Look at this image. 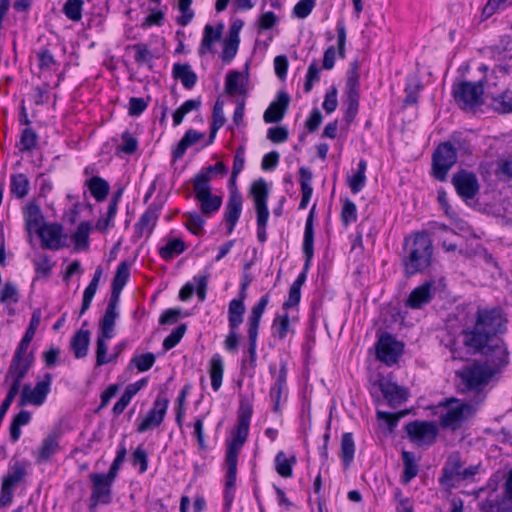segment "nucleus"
Wrapping results in <instances>:
<instances>
[{
  "instance_id": "nucleus-1",
  "label": "nucleus",
  "mask_w": 512,
  "mask_h": 512,
  "mask_svg": "<svg viewBox=\"0 0 512 512\" xmlns=\"http://www.w3.org/2000/svg\"><path fill=\"white\" fill-rule=\"evenodd\" d=\"M506 315L500 308H479L472 327L463 331V343L474 353H479L495 366L508 363V352L499 335L506 332Z\"/></svg>"
},
{
  "instance_id": "nucleus-2",
  "label": "nucleus",
  "mask_w": 512,
  "mask_h": 512,
  "mask_svg": "<svg viewBox=\"0 0 512 512\" xmlns=\"http://www.w3.org/2000/svg\"><path fill=\"white\" fill-rule=\"evenodd\" d=\"M253 414L252 405L248 401H241L238 417L237 428L233 438L227 443L226 450V489L233 488L236 482L238 454L247 440L249 434L250 420Z\"/></svg>"
},
{
  "instance_id": "nucleus-3",
  "label": "nucleus",
  "mask_w": 512,
  "mask_h": 512,
  "mask_svg": "<svg viewBox=\"0 0 512 512\" xmlns=\"http://www.w3.org/2000/svg\"><path fill=\"white\" fill-rule=\"evenodd\" d=\"M404 272L412 276L426 270L432 261L433 245L427 232L421 231L405 238Z\"/></svg>"
},
{
  "instance_id": "nucleus-4",
  "label": "nucleus",
  "mask_w": 512,
  "mask_h": 512,
  "mask_svg": "<svg viewBox=\"0 0 512 512\" xmlns=\"http://www.w3.org/2000/svg\"><path fill=\"white\" fill-rule=\"evenodd\" d=\"M487 359V362L474 361L456 372L463 390L480 391L489 383L500 366L493 365L491 358Z\"/></svg>"
},
{
  "instance_id": "nucleus-5",
  "label": "nucleus",
  "mask_w": 512,
  "mask_h": 512,
  "mask_svg": "<svg viewBox=\"0 0 512 512\" xmlns=\"http://www.w3.org/2000/svg\"><path fill=\"white\" fill-rule=\"evenodd\" d=\"M440 406L443 407V412L439 423L443 429L456 431L473 414V408L469 403L455 398L447 399Z\"/></svg>"
},
{
  "instance_id": "nucleus-6",
  "label": "nucleus",
  "mask_w": 512,
  "mask_h": 512,
  "mask_svg": "<svg viewBox=\"0 0 512 512\" xmlns=\"http://www.w3.org/2000/svg\"><path fill=\"white\" fill-rule=\"evenodd\" d=\"M457 159V150L451 142L440 143L432 154V176L440 182L446 181L448 173L456 164Z\"/></svg>"
},
{
  "instance_id": "nucleus-7",
  "label": "nucleus",
  "mask_w": 512,
  "mask_h": 512,
  "mask_svg": "<svg viewBox=\"0 0 512 512\" xmlns=\"http://www.w3.org/2000/svg\"><path fill=\"white\" fill-rule=\"evenodd\" d=\"M453 97L457 105L463 109H474L484 103L483 81H462L453 87Z\"/></svg>"
},
{
  "instance_id": "nucleus-8",
  "label": "nucleus",
  "mask_w": 512,
  "mask_h": 512,
  "mask_svg": "<svg viewBox=\"0 0 512 512\" xmlns=\"http://www.w3.org/2000/svg\"><path fill=\"white\" fill-rule=\"evenodd\" d=\"M269 303V295L265 294L263 295L258 302L252 307L251 313L248 318V338H249V347H248V354H249V361L248 365L254 371L256 367V360H257V337H258V330L260 325L261 317Z\"/></svg>"
},
{
  "instance_id": "nucleus-9",
  "label": "nucleus",
  "mask_w": 512,
  "mask_h": 512,
  "mask_svg": "<svg viewBox=\"0 0 512 512\" xmlns=\"http://www.w3.org/2000/svg\"><path fill=\"white\" fill-rule=\"evenodd\" d=\"M314 212L315 205L311 208L309 215L306 219L304 237H303V254L305 257V263L303 271L298 275L297 279L291 286L301 289L307 278V272L310 268L311 261L314 257Z\"/></svg>"
},
{
  "instance_id": "nucleus-10",
  "label": "nucleus",
  "mask_w": 512,
  "mask_h": 512,
  "mask_svg": "<svg viewBox=\"0 0 512 512\" xmlns=\"http://www.w3.org/2000/svg\"><path fill=\"white\" fill-rule=\"evenodd\" d=\"M52 383V375L50 373H46L41 381H38L34 388H31L29 384H26L22 387L20 398H19V406H25L28 404L41 406L51 389Z\"/></svg>"
},
{
  "instance_id": "nucleus-11",
  "label": "nucleus",
  "mask_w": 512,
  "mask_h": 512,
  "mask_svg": "<svg viewBox=\"0 0 512 512\" xmlns=\"http://www.w3.org/2000/svg\"><path fill=\"white\" fill-rule=\"evenodd\" d=\"M409 439L418 445H432L437 438L438 429L434 422L412 421L406 424Z\"/></svg>"
},
{
  "instance_id": "nucleus-12",
  "label": "nucleus",
  "mask_w": 512,
  "mask_h": 512,
  "mask_svg": "<svg viewBox=\"0 0 512 512\" xmlns=\"http://www.w3.org/2000/svg\"><path fill=\"white\" fill-rule=\"evenodd\" d=\"M452 184L457 194L465 201L473 199L480 188L476 175L465 169H461L453 175Z\"/></svg>"
},
{
  "instance_id": "nucleus-13",
  "label": "nucleus",
  "mask_w": 512,
  "mask_h": 512,
  "mask_svg": "<svg viewBox=\"0 0 512 512\" xmlns=\"http://www.w3.org/2000/svg\"><path fill=\"white\" fill-rule=\"evenodd\" d=\"M402 351L403 344L396 341L395 338L389 333L382 334L377 341V358L387 365L396 363Z\"/></svg>"
},
{
  "instance_id": "nucleus-14",
  "label": "nucleus",
  "mask_w": 512,
  "mask_h": 512,
  "mask_svg": "<svg viewBox=\"0 0 512 512\" xmlns=\"http://www.w3.org/2000/svg\"><path fill=\"white\" fill-rule=\"evenodd\" d=\"M168 405V398L158 396L153 403L152 409L147 413L145 418L138 425L137 432L144 433L148 430L160 426L165 418Z\"/></svg>"
},
{
  "instance_id": "nucleus-15",
  "label": "nucleus",
  "mask_w": 512,
  "mask_h": 512,
  "mask_svg": "<svg viewBox=\"0 0 512 512\" xmlns=\"http://www.w3.org/2000/svg\"><path fill=\"white\" fill-rule=\"evenodd\" d=\"M36 233L40 237L44 249L55 251L65 245L63 239H65L66 236L63 235V228L58 223H43L42 227H39Z\"/></svg>"
},
{
  "instance_id": "nucleus-16",
  "label": "nucleus",
  "mask_w": 512,
  "mask_h": 512,
  "mask_svg": "<svg viewBox=\"0 0 512 512\" xmlns=\"http://www.w3.org/2000/svg\"><path fill=\"white\" fill-rule=\"evenodd\" d=\"M89 479L92 483L91 499L101 500V504H109L112 500L111 494L114 480L100 473H91Z\"/></svg>"
},
{
  "instance_id": "nucleus-17",
  "label": "nucleus",
  "mask_w": 512,
  "mask_h": 512,
  "mask_svg": "<svg viewBox=\"0 0 512 512\" xmlns=\"http://www.w3.org/2000/svg\"><path fill=\"white\" fill-rule=\"evenodd\" d=\"M378 386L383 397L387 400L388 405L392 408H397L402 405L409 397V392L405 387L399 386L389 380H379Z\"/></svg>"
},
{
  "instance_id": "nucleus-18",
  "label": "nucleus",
  "mask_w": 512,
  "mask_h": 512,
  "mask_svg": "<svg viewBox=\"0 0 512 512\" xmlns=\"http://www.w3.org/2000/svg\"><path fill=\"white\" fill-rule=\"evenodd\" d=\"M290 103V96L285 91H279L263 114L266 123H278L285 116Z\"/></svg>"
},
{
  "instance_id": "nucleus-19",
  "label": "nucleus",
  "mask_w": 512,
  "mask_h": 512,
  "mask_svg": "<svg viewBox=\"0 0 512 512\" xmlns=\"http://www.w3.org/2000/svg\"><path fill=\"white\" fill-rule=\"evenodd\" d=\"M243 199L237 190H232L229 194L225 207L224 220L227 224V232L231 234L240 218L242 212Z\"/></svg>"
},
{
  "instance_id": "nucleus-20",
  "label": "nucleus",
  "mask_w": 512,
  "mask_h": 512,
  "mask_svg": "<svg viewBox=\"0 0 512 512\" xmlns=\"http://www.w3.org/2000/svg\"><path fill=\"white\" fill-rule=\"evenodd\" d=\"M433 283L425 282L413 289L406 300V306L412 309H420L427 305L433 298Z\"/></svg>"
},
{
  "instance_id": "nucleus-21",
  "label": "nucleus",
  "mask_w": 512,
  "mask_h": 512,
  "mask_svg": "<svg viewBox=\"0 0 512 512\" xmlns=\"http://www.w3.org/2000/svg\"><path fill=\"white\" fill-rule=\"evenodd\" d=\"M61 431L59 429L50 432L42 441L37 454V462H47L60 449L59 439Z\"/></svg>"
},
{
  "instance_id": "nucleus-22",
  "label": "nucleus",
  "mask_w": 512,
  "mask_h": 512,
  "mask_svg": "<svg viewBox=\"0 0 512 512\" xmlns=\"http://www.w3.org/2000/svg\"><path fill=\"white\" fill-rule=\"evenodd\" d=\"M223 29V23L218 24L216 27L210 24L204 27L203 38L198 51L201 56L208 52H213L212 46L221 39Z\"/></svg>"
},
{
  "instance_id": "nucleus-23",
  "label": "nucleus",
  "mask_w": 512,
  "mask_h": 512,
  "mask_svg": "<svg viewBox=\"0 0 512 512\" xmlns=\"http://www.w3.org/2000/svg\"><path fill=\"white\" fill-rule=\"evenodd\" d=\"M34 363V351L26 347L17 346L11 359L10 365L16 366V368L28 374L29 370L33 367Z\"/></svg>"
},
{
  "instance_id": "nucleus-24",
  "label": "nucleus",
  "mask_w": 512,
  "mask_h": 512,
  "mask_svg": "<svg viewBox=\"0 0 512 512\" xmlns=\"http://www.w3.org/2000/svg\"><path fill=\"white\" fill-rule=\"evenodd\" d=\"M91 333L89 330L79 329L72 337L70 347L75 358L81 359L87 356Z\"/></svg>"
},
{
  "instance_id": "nucleus-25",
  "label": "nucleus",
  "mask_w": 512,
  "mask_h": 512,
  "mask_svg": "<svg viewBox=\"0 0 512 512\" xmlns=\"http://www.w3.org/2000/svg\"><path fill=\"white\" fill-rule=\"evenodd\" d=\"M486 99H490L489 106L500 114L512 113V91L506 89L498 95L486 93Z\"/></svg>"
},
{
  "instance_id": "nucleus-26",
  "label": "nucleus",
  "mask_w": 512,
  "mask_h": 512,
  "mask_svg": "<svg viewBox=\"0 0 512 512\" xmlns=\"http://www.w3.org/2000/svg\"><path fill=\"white\" fill-rule=\"evenodd\" d=\"M172 75L175 79L180 80L186 89H192L197 82V75L191 69L188 63H175L173 65Z\"/></svg>"
},
{
  "instance_id": "nucleus-27",
  "label": "nucleus",
  "mask_w": 512,
  "mask_h": 512,
  "mask_svg": "<svg viewBox=\"0 0 512 512\" xmlns=\"http://www.w3.org/2000/svg\"><path fill=\"white\" fill-rule=\"evenodd\" d=\"M204 137V134L194 129H189L185 132L176 148L172 152L173 160H178L183 157L186 150L192 145L196 144Z\"/></svg>"
},
{
  "instance_id": "nucleus-28",
  "label": "nucleus",
  "mask_w": 512,
  "mask_h": 512,
  "mask_svg": "<svg viewBox=\"0 0 512 512\" xmlns=\"http://www.w3.org/2000/svg\"><path fill=\"white\" fill-rule=\"evenodd\" d=\"M160 215V208L151 205L135 224V229L141 236L146 230L151 232Z\"/></svg>"
},
{
  "instance_id": "nucleus-29",
  "label": "nucleus",
  "mask_w": 512,
  "mask_h": 512,
  "mask_svg": "<svg viewBox=\"0 0 512 512\" xmlns=\"http://www.w3.org/2000/svg\"><path fill=\"white\" fill-rule=\"evenodd\" d=\"M461 472L462 462L460 456L458 454L451 455L442 470V477L440 478V482L448 483L455 477H460Z\"/></svg>"
},
{
  "instance_id": "nucleus-30",
  "label": "nucleus",
  "mask_w": 512,
  "mask_h": 512,
  "mask_svg": "<svg viewBox=\"0 0 512 512\" xmlns=\"http://www.w3.org/2000/svg\"><path fill=\"white\" fill-rule=\"evenodd\" d=\"M86 185L88 186L91 195L98 202L104 201L110 191L109 183L99 176H94L87 180Z\"/></svg>"
},
{
  "instance_id": "nucleus-31",
  "label": "nucleus",
  "mask_w": 512,
  "mask_h": 512,
  "mask_svg": "<svg viewBox=\"0 0 512 512\" xmlns=\"http://www.w3.org/2000/svg\"><path fill=\"white\" fill-rule=\"evenodd\" d=\"M224 373V364L219 354H214L210 360L209 374L211 378V386L214 391H218L222 385Z\"/></svg>"
},
{
  "instance_id": "nucleus-32",
  "label": "nucleus",
  "mask_w": 512,
  "mask_h": 512,
  "mask_svg": "<svg viewBox=\"0 0 512 512\" xmlns=\"http://www.w3.org/2000/svg\"><path fill=\"white\" fill-rule=\"evenodd\" d=\"M402 460L404 464V470L401 477L403 484H408L413 478H415L418 474V464L415 460V455L410 451L402 452Z\"/></svg>"
},
{
  "instance_id": "nucleus-33",
  "label": "nucleus",
  "mask_w": 512,
  "mask_h": 512,
  "mask_svg": "<svg viewBox=\"0 0 512 512\" xmlns=\"http://www.w3.org/2000/svg\"><path fill=\"white\" fill-rule=\"evenodd\" d=\"M42 220L43 216L41 214V209L38 204L36 203H30L26 206L25 209V224L26 228L29 232L32 230H35L37 232V229L39 227H42Z\"/></svg>"
},
{
  "instance_id": "nucleus-34",
  "label": "nucleus",
  "mask_w": 512,
  "mask_h": 512,
  "mask_svg": "<svg viewBox=\"0 0 512 512\" xmlns=\"http://www.w3.org/2000/svg\"><path fill=\"white\" fill-rule=\"evenodd\" d=\"M245 313V305L242 300L233 299L228 307V323L230 329H238L243 322V315Z\"/></svg>"
},
{
  "instance_id": "nucleus-35",
  "label": "nucleus",
  "mask_w": 512,
  "mask_h": 512,
  "mask_svg": "<svg viewBox=\"0 0 512 512\" xmlns=\"http://www.w3.org/2000/svg\"><path fill=\"white\" fill-rule=\"evenodd\" d=\"M359 99L360 94L359 91H346L345 90V100L344 105L346 107L344 120L347 123H351L355 116L358 113L359 109Z\"/></svg>"
},
{
  "instance_id": "nucleus-36",
  "label": "nucleus",
  "mask_w": 512,
  "mask_h": 512,
  "mask_svg": "<svg viewBox=\"0 0 512 512\" xmlns=\"http://www.w3.org/2000/svg\"><path fill=\"white\" fill-rule=\"evenodd\" d=\"M200 203L201 213L210 216L216 213L222 205V197L218 195H212V193L196 198Z\"/></svg>"
},
{
  "instance_id": "nucleus-37",
  "label": "nucleus",
  "mask_w": 512,
  "mask_h": 512,
  "mask_svg": "<svg viewBox=\"0 0 512 512\" xmlns=\"http://www.w3.org/2000/svg\"><path fill=\"white\" fill-rule=\"evenodd\" d=\"M355 454V443L353 435L350 432H346L341 438V458L345 468H349L350 464L354 459Z\"/></svg>"
},
{
  "instance_id": "nucleus-38",
  "label": "nucleus",
  "mask_w": 512,
  "mask_h": 512,
  "mask_svg": "<svg viewBox=\"0 0 512 512\" xmlns=\"http://www.w3.org/2000/svg\"><path fill=\"white\" fill-rule=\"evenodd\" d=\"M294 463H296V457L287 458L283 451L278 452L275 456V469L281 477L289 478L292 476V465Z\"/></svg>"
},
{
  "instance_id": "nucleus-39",
  "label": "nucleus",
  "mask_w": 512,
  "mask_h": 512,
  "mask_svg": "<svg viewBox=\"0 0 512 512\" xmlns=\"http://www.w3.org/2000/svg\"><path fill=\"white\" fill-rule=\"evenodd\" d=\"M112 337H104L102 334H98L96 342V366H103L117 358L118 353L112 357L107 356L108 345L106 341Z\"/></svg>"
},
{
  "instance_id": "nucleus-40",
  "label": "nucleus",
  "mask_w": 512,
  "mask_h": 512,
  "mask_svg": "<svg viewBox=\"0 0 512 512\" xmlns=\"http://www.w3.org/2000/svg\"><path fill=\"white\" fill-rule=\"evenodd\" d=\"M366 168L367 162L364 159H360L356 173L351 176L348 180L349 187L353 193L360 192L366 183Z\"/></svg>"
},
{
  "instance_id": "nucleus-41",
  "label": "nucleus",
  "mask_w": 512,
  "mask_h": 512,
  "mask_svg": "<svg viewBox=\"0 0 512 512\" xmlns=\"http://www.w3.org/2000/svg\"><path fill=\"white\" fill-rule=\"evenodd\" d=\"M40 320H41V311H40V309H35L32 313L30 323H29L21 341L19 342L18 346L29 348L31 341L33 340V338L35 336L36 330L40 324Z\"/></svg>"
},
{
  "instance_id": "nucleus-42",
  "label": "nucleus",
  "mask_w": 512,
  "mask_h": 512,
  "mask_svg": "<svg viewBox=\"0 0 512 512\" xmlns=\"http://www.w3.org/2000/svg\"><path fill=\"white\" fill-rule=\"evenodd\" d=\"M186 246L179 238L170 239L167 244L159 249V255L164 260H171L175 255L184 252Z\"/></svg>"
},
{
  "instance_id": "nucleus-43",
  "label": "nucleus",
  "mask_w": 512,
  "mask_h": 512,
  "mask_svg": "<svg viewBox=\"0 0 512 512\" xmlns=\"http://www.w3.org/2000/svg\"><path fill=\"white\" fill-rule=\"evenodd\" d=\"M27 376V373L22 372L16 366H12L9 364L7 373L5 375V383L10 382V387L8 391H12L15 394H18L21 388V384L23 379Z\"/></svg>"
},
{
  "instance_id": "nucleus-44",
  "label": "nucleus",
  "mask_w": 512,
  "mask_h": 512,
  "mask_svg": "<svg viewBox=\"0 0 512 512\" xmlns=\"http://www.w3.org/2000/svg\"><path fill=\"white\" fill-rule=\"evenodd\" d=\"M250 194L253 197L255 205L267 204L269 188L267 182L260 178L253 182Z\"/></svg>"
},
{
  "instance_id": "nucleus-45",
  "label": "nucleus",
  "mask_w": 512,
  "mask_h": 512,
  "mask_svg": "<svg viewBox=\"0 0 512 512\" xmlns=\"http://www.w3.org/2000/svg\"><path fill=\"white\" fill-rule=\"evenodd\" d=\"M26 475V466L21 462H15L11 471L3 478L2 484L14 488Z\"/></svg>"
},
{
  "instance_id": "nucleus-46",
  "label": "nucleus",
  "mask_w": 512,
  "mask_h": 512,
  "mask_svg": "<svg viewBox=\"0 0 512 512\" xmlns=\"http://www.w3.org/2000/svg\"><path fill=\"white\" fill-rule=\"evenodd\" d=\"M210 180L211 177L207 176L202 171L195 175L193 178V190L195 199L211 193V186L209 183Z\"/></svg>"
},
{
  "instance_id": "nucleus-47",
  "label": "nucleus",
  "mask_w": 512,
  "mask_h": 512,
  "mask_svg": "<svg viewBox=\"0 0 512 512\" xmlns=\"http://www.w3.org/2000/svg\"><path fill=\"white\" fill-rule=\"evenodd\" d=\"M201 106L200 99H190L185 101L178 109L173 113V124L178 126L182 123L186 114L193 110H198Z\"/></svg>"
},
{
  "instance_id": "nucleus-48",
  "label": "nucleus",
  "mask_w": 512,
  "mask_h": 512,
  "mask_svg": "<svg viewBox=\"0 0 512 512\" xmlns=\"http://www.w3.org/2000/svg\"><path fill=\"white\" fill-rule=\"evenodd\" d=\"M512 49V40L509 36H505L500 40L498 45L489 48L490 55L498 62L504 61L507 58L508 52Z\"/></svg>"
},
{
  "instance_id": "nucleus-49",
  "label": "nucleus",
  "mask_w": 512,
  "mask_h": 512,
  "mask_svg": "<svg viewBox=\"0 0 512 512\" xmlns=\"http://www.w3.org/2000/svg\"><path fill=\"white\" fill-rule=\"evenodd\" d=\"M10 189L11 193L17 198H24L29 191V181L27 177L24 174L12 176Z\"/></svg>"
},
{
  "instance_id": "nucleus-50",
  "label": "nucleus",
  "mask_w": 512,
  "mask_h": 512,
  "mask_svg": "<svg viewBox=\"0 0 512 512\" xmlns=\"http://www.w3.org/2000/svg\"><path fill=\"white\" fill-rule=\"evenodd\" d=\"M118 318L117 311L105 310L104 316L100 320V332L99 334L104 337H113L114 327L116 319Z\"/></svg>"
},
{
  "instance_id": "nucleus-51",
  "label": "nucleus",
  "mask_w": 512,
  "mask_h": 512,
  "mask_svg": "<svg viewBox=\"0 0 512 512\" xmlns=\"http://www.w3.org/2000/svg\"><path fill=\"white\" fill-rule=\"evenodd\" d=\"M90 230L91 225L89 222H81L79 224L77 230L71 235V239L75 243L76 248L81 249L88 247Z\"/></svg>"
},
{
  "instance_id": "nucleus-52",
  "label": "nucleus",
  "mask_w": 512,
  "mask_h": 512,
  "mask_svg": "<svg viewBox=\"0 0 512 512\" xmlns=\"http://www.w3.org/2000/svg\"><path fill=\"white\" fill-rule=\"evenodd\" d=\"M83 0H67L63 6L65 16L74 22L82 19Z\"/></svg>"
},
{
  "instance_id": "nucleus-53",
  "label": "nucleus",
  "mask_w": 512,
  "mask_h": 512,
  "mask_svg": "<svg viewBox=\"0 0 512 512\" xmlns=\"http://www.w3.org/2000/svg\"><path fill=\"white\" fill-rule=\"evenodd\" d=\"M241 78V73L239 71L233 70L230 71L226 75V82H225V92L229 96H234L235 94H242L245 92V89L243 86H239V80Z\"/></svg>"
},
{
  "instance_id": "nucleus-54",
  "label": "nucleus",
  "mask_w": 512,
  "mask_h": 512,
  "mask_svg": "<svg viewBox=\"0 0 512 512\" xmlns=\"http://www.w3.org/2000/svg\"><path fill=\"white\" fill-rule=\"evenodd\" d=\"M184 216L187 218V229L195 235H200L206 222L203 216L198 212H187Z\"/></svg>"
},
{
  "instance_id": "nucleus-55",
  "label": "nucleus",
  "mask_w": 512,
  "mask_h": 512,
  "mask_svg": "<svg viewBox=\"0 0 512 512\" xmlns=\"http://www.w3.org/2000/svg\"><path fill=\"white\" fill-rule=\"evenodd\" d=\"M130 277V266L126 261L119 263L112 280V287L123 289Z\"/></svg>"
},
{
  "instance_id": "nucleus-56",
  "label": "nucleus",
  "mask_w": 512,
  "mask_h": 512,
  "mask_svg": "<svg viewBox=\"0 0 512 512\" xmlns=\"http://www.w3.org/2000/svg\"><path fill=\"white\" fill-rule=\"evenodd\" d=\"M420 89H421V84L416 77L408 78L406 87H405L406 97L404 99V104L412 105V104L417 103L418 92L420 91Z\"/></svg>"
},
{
  "instance_id": "nucleus-57",
  "label": "nucleus",
  "mask_w": 512,
  "mask_h": 512,
  "mask_svg": "<svg viewBox=\"0 0 512 512\" xmlns=\"http://www.w3.org/2000/svg\"><path fill=\"white\" fill-rule=\"evenodd\" d=\"M341 221L345 227L357 221V207L350 199H346L343 203Z\"/></svg>"
},
{
  "instance_id": "nucleus-58",
  "label": "nucleus",
  "mask_w": 512,
  "mask_h": 512,
  "mask_svg": "<svg viewBox=\"0 0 512 512\" xmlns=\"http://www.w3.org/2000/svg\"><path fill=\"white\" fill-rule=\"evenodd\" d=\"M187 330L186 324H180L176 327L163 341V348L165 351H168L174 348L180 340L183 338L185 332Z\"/></svg>"
},
{
  "instance_id": "nucleus-59",
  "label": "nucleus",
  "mask_w": 512,
  "mask_h": 512,
  "mask_svg": "<svg viewBox=\"0 0 512 512\" xmlns=\"http://www.w3.org/2000/svg\"><path fill=\"white\" fill-rule=\"evenodd\" d=\"M155 363V356L153 353H145L135 356L130 361V366L134 365L139 372L148 371Z\"/></svg>"
},
{
  "instance_id": "nucleus-60",
  "label": "nucleus",
  "mask_w": 512,
  "mask_h": 512,
  "mask_svg": "<svg viewBox=\"0 0 512 512\" xmlns=\"http://www.w3.org/2000/svg\"><path fill=\"white\" fill-rule=\"evenodd\" d=\"M273 326L275 328L274 335L277 336L280 340H283L290 329V321L288 313H284L283 315H277L274 319Z\"/></svg>"
},
{
  "instance_id": "nucleus-61",
  "label": "nucleus",
  "mask_w": 512,
  "mask_h": 512,
  "mask_svg": "<svg viewBox=\"0 0 512 512\" xmlns=\"http://www.w3.org/2000/svg\"><path fill=\"white\" fill-rule=\"evenodd\" d=\"M320 71L321 69L319 68L316 60H314L309 65L306 74V79L304 83V91L306 93H309L312 90L314 83L320 80Z\"/></svg>"
},
{
  "instance_id": "nucleus-62",
  "label": "nucleus",
  "mask_w": 512,
  "mask_h": 512,
  "mask_svg": "<svg viewBox=\"0 0 512 512\" xmlns=\"http://www.w3.org/2000/svg\"><path fill=\"white\" fill-rule=\"evenodd\" d=\"M132 49L135 51V61L138 64L148 63L153 59L152 52L144 43L134 44Z\"/></svg>"
},
{
  "instance_id": "nucleus-63",
  "label": "nucleus",
  "mask_w": 512,
  "mask_h": 512,
  "mask_svg": "<svg viewBox=\"0 0 512 512\" xmlns=\"http://www.w3.org/2000/svg\"><path fill=\"white\" fill-rule=\"evenodd\" d=\"M19 300L18 291L16 286L11 282H6L0 292V301L2 303L13 302L17 303Z\"/></svg>"
},
{
  "instance_id": "nucleus-64",
  "label": "nucleus",
  "mask_w": 512,
  "mask_h": 512,
  "mask_svg": "<svg viewBox=\"0 0 512 512\" xmlns=\"http://www.w3.org/2000/svg\"><path fill=\"white\" fill-rule=\"evenodd\" d=\"M497 175L503 181H512V160L500 159L498 161Z\"/></svg>"
}]
</instances>
